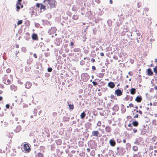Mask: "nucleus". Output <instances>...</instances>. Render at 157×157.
I'll return each instance as SVG.
<instances>
[{"label": "nucleus", "instance_id": "nucleus-31", "mask_svg": "<svg viewBox=\"0 0 157 157\" xmlns=\"http://www.w3.org/2000/svg\"><path fill=\"white\" fill-rule=\"evenodd\" d=\"M137 7L138 8H139L140 7L141 5V3L140 2H138L137 3Z\"/></svg>", "mask_w": 157, "mask_h": 157}, {"label": "nucleus", "instance_id": "nucleus-48", "mask_svg": "<svg viewBox=\"0 0 157 157\" xmlns=\"http://www.w3.org/2000/svg\"><path fill=\"white\" fill-rule=\"evenodd\" d=\"M74 44V43L73 42H71L70 45L71 46H72Z\"/></svg>", "mask_w": 157, "mask_h": 157}, {"label": "nucleus", "instance_id": "nucleus-53", "mask_svg": "<svg viewBox=\"0 0 157 157\" xmlns=\"http://www.w3.org/2000/svg\"><path fill=\"white\" fill-rule=\"evenodd\" d=\"M109 2L110 4H112L113 3V1L112 0H109Z\"/></svg>", "mask_w": 157, "mask_h": 157}, {"label": "nucleus", "instance_id": "nucleus-61", "mask_svg": "<svg viewBox=\"0 0 157 157\" xmlns=\"http://www.w3.org/2000/svg\"><path fill=\"white\" fill-rule=\"evenodd\" d=\"M135 108L136 109H137L138 108V107L137 106H136L135 107Z\"/></svg>", "mask_w": 157, "mask_h": 157}, {"label": "nucleus", "instance_id": "nucleus-21", "mask_svg": "<svg viewBox=\"0 0 157 157\" xmlns=\"http://www.w3.org/2000/svg\"><path fill=\"white\" fill-rule=\"evenodd\" d=\"M40 9L41 10L43 9V10L44 11L45 10H46L45 6L44 5H43L42 4H41Z\"/></svg>", "mask_w": 157, "mask_h": 157}, {"label": "nucleus", "instance_id": "nucleus-27", "mask_svg": "<svg viewBox=\"0 0 157 157\" xmlns=\"http://www.w3.org/2000/svg\"><path fill=\"white\" fill-rule=\"evenodd\" d=\"M134 107V105L132 103H130L129 104V105L127 106V108H128L129 107L132 108Z\"/></svg>", "mask_w": 157, "mask_h": 157}, {"label": "nucleus", "instance_id": "nucleus-18", "mask_svg": "<svg viewBox=\"0 0 157 157\" xmlns=\"http://www.w3.org/2000/svg\"><path fill=\"white\" fill-rule=\"evenodd\" d=\"M133 125L135 127H137L139 125V123L138 121H135L133 122L132 123Z\"/></svg>", "mask_w": 157, "mask_h": 157}, {"label": "nucleus", "instance_id": "nucleus-2", "mask_svg": "<svg viewBox=\"0 0 157 157\" xmlns=\"http://www.w3.org/2000/svg\"><path fill=\"white\" fill-rule=\"evenodd\" d=\"M46 2L49 5L51 8H54L56 7V0H44L43 2Z\"/></svg>", "mask_w": 157, "mask_h": 157}, {"label": "nucleus", "instance_id": "nucleus-32", "mask_svg": "<svg viewBox=\"0 0 157 157\" xmlns=\"http://www.w3.org/2000/svg\"><path fill=\"white\" fill-rule=\"evenodd\" d=\"M152 123L153 124L156 125V121L155 120H153L152 121Z\"/></svg>", "mask_w": 157, "mask_h": 157}, {"label": "nucleus", "instance_id": "nucleus-62", "mask_svg": "<svg viewBox=\"0 0 157 157\" xmlns=\"http://www.w3.org/2000/svg\"><path fill=\"white\" fill-rule=\"evenodd\" d=\"M140 108H142V106L141 105H140L139 106Z\"/></svg>", "mask_w": 157, "mask_h": 157}, {"label": "nucleus", "instance_id": "nucleus-47", "mask_svg": "<svg viewBox=\"0 0 157 157\" xmlns=\"http://www.w3.org/2000/svg\"><path fill=\"white\" fill-rule=\"evenodd\" d=\"M100 56H104V54L103 52H101L100 54Z\"/></svg>", "mask_w": 157, "mask_h": 157}, {"label": "nucleus", "instance_id": "nucleus-30", "mask_svg": "<svg viewBox=\"0 0 157 157\" xmlns=\"http://www.w3.org/2000/svg\"><path fill=\"white\" fill-rule=\"evenodd\" d=\"M73 18L74 19L76 20L78 19V17L77 15H74L73 17Z\"/></svg>", "mask_w": 157, "mask_h": 157}, {"label": "nucleus", "instance_id": "nucleus-41", "mask_svg": "<svg viewBox=\"0 0 157 157\" xmlns=\"http://www.w3.org/2000/svg\"><path fill=\"white\" fill-rule=\"evenodd\" d=\"M91 61L93 63H94V62L95 61V59L94 58H92L91 59Z\"/></svg>", "mask_w": 157, "mask_h": 157}, {"label": "nucleus", "instance_id": "nucleus-19", "mask_svg": "<svg viewBox=\"0 0 157 157\" xmlns=\"http://www.w3.org/2000/svg\"><path fill=\"white\" fill-rule=\"evenodd\" d=\"M86 114L84 112H83L80 115L81 118L82 119L84 118L86 116Z\"/></svg>", "mask_w": 157, "mask_h": 157}, {"label": "nucleus", "instance_id": "nucleus-49", "mask_svg": "<svg viewBox=\"0 0 157 157\" xmlns=\"http://www.w3.org/2000/svg\"><path fill=\"white\" fill-rule=\"evenodd\" d=\"M86 150L88 152H89L90 151V149L89 148H87Z\"/></svg>", "mask_w": 157, "mask_h": 157}, {"label": "nucleus", "instance_id": "nucleus-54", "mask_svg": "<svg viewBox=\"0 0 157 157\" xmlns=\"http://www.w3.org/2000/svg\"><path fill=\"white\" fill-rule=\"evenodd\" d=\"M128 126L129 127H132V126L131 124H129L128 125Z\"/></svg>", "mask_w": 157, "mask_h": 157}, {"label": "nucleus", "instance_id": "nucleus-1", "mask_svg": "<svg viewBox=\"0 0 157 157\" xmlns=\"http://www.w3.org/2000/svg\"><path fill=\"white\" fill-rule=\"evenodd\" d=\"M13 80V76L11 75H5L4 77V83L6 85H9Z\"/></svg>", "mask_w": 157, "mask_h": 157}, {"label": "nucleus", "instance_id": "nucleus-56", "mask_svg": "<svg viewBox=\"0 0 157 157\" xmlns=\"http://www.w3.org/2000/svg\"><path fill=\"white\" fill-rule=\"evenodd\" d=\"M2 97L1 96H0V101H2Z\"/></svg>", "mask_w": 157, "mask_h": 157}, {"label": "nucleus", "instance_id": "nucleus-16", "mask_svg": "<svg viewBox=\"0 0 157 157\" xmlns=\"http://www.w3.org/2000/svg\"><path fill=\"white\" fill-rule=\"evenodd\" d=\"M99 134V132L98 131H95L92 132V134L94 136H98Z\"/></svg>", "mask_w": 157, "mask_h": 157}, {"label": "nucleus", "instance_id": "nucleus-22", "mask_svg": "<svg viewBox=\"0 0 157 157\" xmlns=\"http://www.w3.org/2000/svg\"><path fill=\"white\" fill-rule=\"evenodd\" d=\"M152 141V143H154L157 140V137L156 136H154L151 139Z\"/></svg>", "mask_w": 157, "mask_h": 157}, {"label": "nucleus", "instance_id": "nucleus-59", "mask_svg": "<svg viewBox=\"0 0 157 157\" xmlns=\"http://www.w3.org/2000/svg\"><path fill=\"white\" fill-rule=\"evenodd\" d=\"M155 62L157 63V59H155Z\"/></svg>", "mask_w": 157, "mask_h": 157}, {"label": "nucleus", "instance_id": "nucleus-13", "mask_svg": "<svg viewBox=\"0 0 157 157\" xmlns=\"http://www.w3.org/2000/svg\"><path fill=\"white\" fill-rule=\"evenodd\" d=\"M125 99L126 101H131L132 100L133 97L131 96L127 95L126 96Z\"/></svg>", "mask_w": 157, "mask_h": 157}, {"label": "nucleus", "instance_id": "nucleus-5", "mask_svg": "<svg viewBox=\"0 0 157 157\" xmlns=\"http://www.w3.org/2000/svg\"><path fill=\"white\" fill-rule=\"evenodd\" d=\"M115 94H116L117 96H120L122 95V92L119 89H117L115 91Z\"/></svg>", "mask_w": 157, "mask_h": 157}, {"label": "nucleus", "instance_id": "nucleus-3", "mask_svg": "<svg viewBox=\"0 0 157 157\" xmlns=\"http://www.w3.org/2000/svg\"><path fill=\"white\" fill-rule=\"evenodd\" d=\"M22 148L24 149V151L25 152L28 153L30 152L31 149L28 143H25L22 145Z\"/></svg>", "mask_w": 157, "mask_h": 157}, {"label": "nucleus", "instance_id": "nucleus-51", "mask_svg": "<svg viewBox=\"0 0 157 157\" xmlns=\"http://www.w3.org/2000/svg\"><path fill=\"white\" fill-rule=\"evenodd\" d=\"M133 157H137V155L135 154L133 155Z\"/></svg>", "mask_w": 157, "mask_h": 157}, {"label": "nucleus", "instance_id": "nucleus-33", "mask_svg": "<svg viewBox=\"0 0 157 157\" xmlns=\"http://www.w3.org/2000/svg\"><path fill=\"white\" fill-rule=\"evenodd\" d=\"M104 76V74L102 73H100L99 74V77H102Z\"/></svg>", "mask_w": 157, "mask_h": 157}, {"label": "nucleus", "instance_id": "nucleus-20", "mask_svg": "<svg viewBox=\"0 0 157 157\" xmlns=\"http://www.w3.org/2000/svg\"><path fill=\"white\" fill-rule=\"evenodd\" d=\"M138 147L136 146H133L132 147V149L135 151H138Z\"/></svg>", "mask_w": 157, "mask_h": 157}, {"label": "nucleus", "instance_id": "nucleus-63", "mask_svg": "<svg viewBox=\"0 0 157 157\" xmlns=\"http://www.w3.org/2000/svg\"><path fill=\"white\" fill-rule=\"evenodd\" d=\"M86 58L87 59V57H86V58L85 57V58H84V59L85 60V59H86Z\"/></svg>", "mask_w": 157, "mask_h": 157}, {"label": "nucleus", "instance_id": "nucleus-50", "mask_svg": "<svg viewBox=\"0 0 157 157\" xmlns=\"http://www.w3.org/2000/svg\"><path fill=\"white\" fill-rule=\"evenodd\" d=\"M16 47L17 48H18L19 47V45L18 44H16Z\"/></svg>", "mask_w": 157, "mask_h": 157}, {"label": "nucleus", "instance_id": "nucleus-7", "mask_svg": "<svg viewBox=\"0 0 157 157\" xmlns=\"http://www.w3.org/2000/svg\"><path fill=\"white\" fill-rule=\"evenodd\" d=\"M142 100V98L141 96H137L135 99V101L138 103L140 102Z\"/></svg>", "mask_w": 157, "mask_h": 157}, {"label": "nucleus", "instance_id": "nucleus-9", "mask_svg": "<svg viewBox=\"0 0 157 157\" xmlns=\"http://www.w3.org/2000/svg\"><path fill=\"white\" fill-rule=\"evenodd\" d=\"M21 127L20 125L17 126L16 129L14 130V131L17 133L21 131Z\"/></svg>", "mask_w": 157, "mask_h": 157}, {"label": "nucleus", "instance_id": "nucleus-23", "mask_svg": "<svg viewBox=\"0 0 157 157\" xmlns=\"http://www.w3.org/2000/svg\"><path fill=\"white\" fill-rule=\"evenodd\" d=\"M36 157H44V155L42 153L39 152L37 154Z\"/></svg>", "mask_w": 157, "mask_h": 157}, {"label": "nucleus", "instance_id": "nucleus-8", "mask_svg": "<svg viewBox=\"0 0 157 157\" xmlns=\"http://www.w3.org/2000/svg\"><path fill=\"white\" fill-rule=\"evenodd\" d=\"M109 143L111 146L112 147L115 146L116 144L115 141L112 139H111L109 140Z\"/></svg>", "mask_w": 157, "mask_h": 157}, {"label": "nucleus", "instance_id": "nucleus-11", "mask_svg": "<svg viewBox=\"0 0 157 157\" xmlns=\"http://www.w3.org/2000/svg\"><path fill=\"white\" fill-rule=\"evenodd\" d=\"M108 86L111 88H113L115 87V84L113 82H109L108 84Z\"/></svg>", "mask_w": 157, "mask_h": 157}, {"label": "nucleus", "instance_id": "nucleus-46", "mask_svg": "<svg viewBox=\"0 0 157 157\" xmlns=\"http://www.w3.org/2000/svg\"><path fill=\"white\" fill-rule=\"evenodd\" d=\"M6 108L8 109V108H9L10 107V105L8 104H6Z\"/></svg>", "mask_w": 157, "mask_h": 157}, {"label": "nucleus", "instance_id": "nucleus-24", "mask_svg": "<svg viewBox=\"0 0 157 157\" xmlns=\"http://www.w3.org/2000/svg\"><path fill=\"white\" fill-rule=\"evenodd\" d=\"M63 120L64 121H69L70 120V118L68 117H63Z\"/></svg>", "mask_w": 157, "mask_h": 157}, {"label": "nucleus", "instance_id": "nucleus-34", "mask_svg": "<svg viewBox=\"0 0 157 157\" xmlns=\"http://www.w3.org/2000/svg\"><path fill=\"white\" fill-rule=\"evenodd\" d=\"M52 68L51 67L48 68V71L49 72H51L52 71Z\"/></svg>", "mask_w": 157, "mask_h": 157}, {"label": "nucleus", "instance_id": "nucleus-44", "mask_svg": "<svg viewBox=\"0 0 157 157\" xmlns=\"http://www.w3.org/2000/svg\"><path fill=\"white\" fill-rule=\"evenodd\" d=\"M151 107L150 108L149 107H147L146 108V110L147 111H149L150 110V109L151 110Z\"/></svg>", "mask_w": 157, "mask_h": 157}, {"label": "nucleus", "instance_id": "nucleus-35", "mask_svg": "<svg viewBox=\"0 0 157 157\" xmlns=\"http://www.w3.org/2000/svg\"><path fill=\"white\" fill-rule=\"evenodd\" d=\"M97 125L98 126H101V122L100 121H99L98 122L97 124Z\"/></svg>", "mask_w": 157, "mask_h": 157}, {"label": "nucleus", "instance_id": "nucleus-42", "mask_svg": "<svg viewBox=\"0 0 157 157\" xmlns=\"http://www.w3.org/2000/svg\"><path fill=\"white\" fill-rule=\"evenodd\" d=\"M33 56L35 58H37V55H36V53H34L33 54Z\"/></svg>", "mask_w": 157, "mask_h": 157}, {"label": "nucleus", "instance_id": "nucleus-45", "mask_svg": "<svg viewBox=\"0 0 157 157\" xmlns=\"http://www.w3.org/2000/svg\"><path fill=\"white\" fill-rule=\"evenodd\" d=\"M28 83V84H30V82H27L26 83V84L25 85V86H26V88H29V87H27V84Z\"/></svg>", "mask_w": 157, "mask_h": 157}, {"label": "nucleus", "instance_id": "nucleus-6", "mask_svg": "<svg viewBox=\"0 0 157 157\" xmlns=\"http://www.w3.org/2000/svg\"><path fill=\"white\" fill-rule=\"evenodd\" d=\"M138 113L140 115H142L143 114L142 112L140 110H137L135 113V115L134 116V118H137L138 117L139 115L137 114Z\"/></svg>", "mask_w": 157, "mask_h": 157}, {"label": "nucleus", "instance_id": "nucleus-58", "mask_svg": "<svg viewBox=\"0 0 157 157\" xmlns=\"http://www.w3.org/2000/svg\"><path fill=\"white\" fill-rule=\"evenodd\" d=\"M22 1V0H18V2H20V3H21V2Z\"/></svg>", "mask_w": 157, "mask_h": 157}, {"label": "nucleus", "instance_id": "nucleus-57", "mask_svg": "<svg viewBox=\"0 0 157 157\" xmlns=\"http://www.w3.org/2000/svg\"><path fill=\"white\" fill-rule=\"evenodd\" d=\"M123 142L124 143H126V140L125 139H124L123 140Z\"/></svg>", "mask_w": 157, "mask_h": 157}, {"label": "nucleus", "instance_id": "nucleus-10", "mask_svg": "<svg viewBox=\"0 0 157 157\" xmlns=\"http://www.w3.org/2000/svg\"><path fill=\"white\" fill-rule=\"evenodd\" d=\"M10 89L12 90L15 91L17 89V87L16 86L13 84L10 86Z\"/></svg>", "mask_w": 157, "mask_h": 157}, {"label": "nucleus", "instance_id": "nucleus-17", "mask_svg": "<svg viewBox=\"0 0 157 157\" xmlns=\"http://www.w3.org/2000/svg\"><path fill=\"white\" fill-rule=\"evenodd\" d=\"M105 130L107 132H109L111 131V129L110 127L109 126H107L105 128Z\"/></svg>", "mask_w": 157, "mask_h": 157}, {"label": "nucleus", "instance_id": "nucleus-26", "mask_svg": "<svg viewBox=\"0 0 157 157\" xmlns=\"http://www.w3.org/2000/svg\"><path fill=\"white\" fill-rule=\"evenodd\" d=\"M68 106L70 109H73L74 108V106L73 105L69 104Z\"/></svg>", "mask_w": 157, "mask_h": 157}, {"label": "nucleus", "instance_id": "nucleus-64", "mask_svg": "<svg viewBox=\"0 0 157 157\" xmlns=\"http://www.w3.org/2000/svg\"><path fill=\"white\" fill-rule=\"evenodd\" d=\"M2 91H1H1H0V94H2Z\"/></svg>", "mask_w": 157, "mask_h": 157}, {"label": "nucleus", "instance_id": "nucleus-28", "mask_svg": "<svg viewBox=\"0 0 157 157\" xmlns=\"http://www.w3.org/2000/svg\"><path fill=\"white\" fill-rule=\"evenodd\" d=\"M154 71L157 75V66L153 68Z\"/></svg>", "mask_w": 157, "mask_h": 157}, {"label": "nucleus", "instance_id": "nucleus-25", "mask_svg": "<svg viewBox=\"0 0 157 157\" xmlns=\"http://www.w3.org/2000/svg\"><path fill=\"white\" fill-rule=\"evenodd\" d=\"M110 98L111 99H113L115 100H117V98L116 97L115 95L114 94H111L110 96Z\"/></svg>", "mask_w": 157, "mask_h": 157}, {"label": "nucleus", "instance_id": "nucleus-4", "mask_svg": "<svg viewBox=\"0 0 157 157\" xmlns=\"http://www.w3.org/2000/svg\"><path fill=\"white\" fill-rule=\"evenodd\" d=\"M20 6L21 8H23V5H22L21 3L17 2L16 4V10L17 11H19L20 9Z\"/></svg>", "mask_w": 157, "mask_h": 157}, {"label": "nucleus", "instance_id": "nucleus-15", "mask_svg": "<svg viewBox=\"0 0 157 157\" xmlns=\"http://www.w3.org/2000/svg\"><path fill=\"white\" fill-rule=\"evenodd\" d=\"M136 89L134 88H132L130 90V94L132 95H134L136 93Z\"/></svg>", "mask_w": 157, "mask_h": 157}, {"label": "nucleus", "instance_id": "nucleus-40", "mask_svg": "<svg viewBox=\"0 0 157 157\" xmlns=\"http://www.w3.org/2000/svg\"><path fill=\"white\" fill-rule=\"evenodd\" d=\"M133 131L134 133H136L137 132V129L136 128H134Z\"/></svg>", "mask_w": 157, "mask_h": 157}, {"label": "nucleus", "instance_id": "nucleus-60", "mask_svg": "<svg viewBox=\"0 0 157 157\" xmlns=\"http://www.w3.org/2000/svg\"><path fill=\"white\" fill-rule=\"evenodd\" d=\"M83 81H85L86 80L85 79H84V78H83Z\"/></svg>", "mask_w": 157, "mask_h": 157}, {"label": "nucleus", "instance_id": "nucleus-14", "mask_svg": "<svg viewBox=\"0 0 157 157\" xmlns=\"http://www.w3.org/2000/svg\"><path fill=\"white\" fill-rule=\"evenodd\" d=\"M32 38L33 40H38V37L37 35L36 34H33L32 36Z\"/></svg>", "mask_w": 157, "mask_h": 157}, {"label": "nucleus", "instance_id": "nucleus-52", "mask_svg": "<svg viewBox=\"0 0 157 157\" xmlns=\"http://www.w3.org/2000/svg\"><path fill=\"white\" fill-rule=\"evenodd\" d=\"M154 89L156 90H157V86H155L154 87Z\"/></svg>", "mask_w": 157, "mask_h": 157}, {"label": "nucleus", "instance_id": "nucleus-37", "mask_svg": "<svg viewBox=\"0 0 157 157\" xmlns=\"http://www.w3.org/2000/svg\"><path fill=\"white\" fill-rule=\"evenodd\" d=\"M148 9L147 8H145L144 9V11L145 12H147L148 11Z\"/></svg>", "mask_w": 157, "mask_h": 157}, {"label": "nucleus", "instance_id": "nucleus-38", "mask_svg": "<svg viewBox=\"0 0 157 157\" xmlns=\"http://www.w3.org/2000/svg\"><path fill=\"white\" fill-rule=\"evenodd\" d=\"M92 83L94 86H96L97 84V83L93 81Z\"/></svg>", "mask_w": 157, "mask_h": 157}, {"label": "nucleus", "instance_id": "nucleus-55", "mask_svg": "<svg viewBox=\"0 0 157 157\" xmlns=\"http://www.w3.org/2000/svg\"><path fill=\"white\" fill-rule=\"evenodd\" d=\"M149 105L150 106H152V103L151 102H150L149 104H147V105Z\"/></svg>", "mask_w": 157, "mask_h": 157}, {"label": "nucleus", "instance_id": "nucleus-39", "mask_svg": "<svg viewBox=\"0 0 157 157\" xmlns=\"http://www.w3.org/2000/svg\"><path fill=\"white\" fill-rule=\"evenodd\" d=\"M40 4L39 3H37L36 5V6L37 7L39 8L40 6Z\"/></svg>", "mask_w": 157, "mask_h": 157}, {"label": "nucleus", "instance_id": "nucleus-43", "mask_svg": "<svg viewBox=\"0 0 157 157\" xmlns=\"http://www.w3.org/2000/svg\"><path fill=\"white\" fill-rule=\"evenodd\" d=\"M92 69L93 70H96V68L94 66H92Z\"/></svg>", "mask_w": 157, "mask_h": 157}, {"label": "nucleus", "instance_id": "nucleus-12", "mask_svg": "<svg viewBox=\"0 0 157 157\" xmlns=\"http://www.w3.org/2000/svg\"><path fill=\"white\" fill-rule=\"evenodd\" d=\"M147 74L148 75L151 76L153 75V72L150 68L148 69L147 70Z\"/></svg>", "mask_w": 157, "mask_h": 157}, {"label": "nucleus", "instance_id": "nucleus-36", "mask_svg": "<svg viewBox=\"0 0 157 157\" xmlns=\"http://www.w3.org/2000/svg\"><path fill=\"white\" fill-rule=\"evenodd\" d=\"M6 71L8 73H10L11 71V70L9 68H8L6 69Z\"/></svg>", "mask_w": 157, "mask_h": 157}, {"label": "nucleus", "instance_id": "nucleus-29", "mask_svg": "<svg viewBox=\"0 0 157 157\" xmlns=\"http://www.w3.org/2000/svg\"><path fill=\"white\" fill-rule=\"evenodd\" d=\"M22 20H20L18 21L17 25H19L21 24L22 23Z\"/></svg>", "mask_w": 157, "mask_h": 157}]
</instances>
